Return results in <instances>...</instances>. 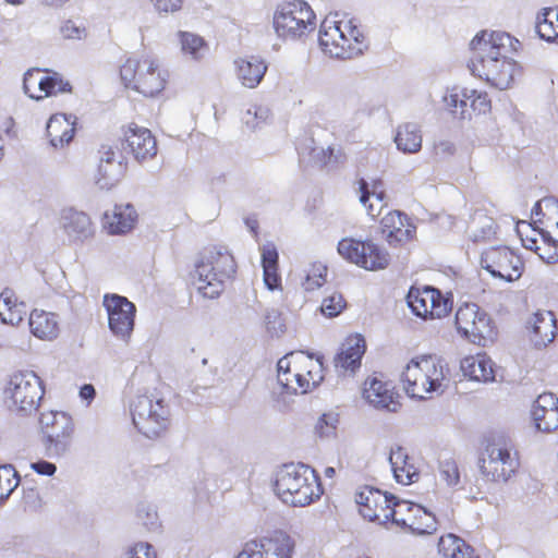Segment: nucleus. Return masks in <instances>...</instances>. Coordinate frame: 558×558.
I'll use <instances>...</instances> for the list:
<instances>
[{"instance_id": "45", "label": "nucleus", "mask_w": 558, "mask_h": 558, "mask_svg": "<svg viewBox=\"0 0 558 558\" xmlns=\"http://www.w3.org/2000/svg\"><path fill=\"white\" fill-rule=\"evenodd\" d=\"M384 183L381 180H373L372 184L365 180H359V192H360V203L363 206H366V203L369 201L371 196H374L378 202H383L386 194L383 190Z\"/></svg>"}, {"instance_id": "51", "label": "nucleus", "mask_w": 558, "mask_h": 558, "mask_svg": "<svg viewBox=\"0 0 558 558\" xmlns=\"http://www.w3.org/2000/svg\"><path fill=\"white\" fill-rule=\"evenodd\" d=\"M142 69V60L129 58L120 69V76L126 87L133 88Z\"/></svg>"}, {"instance_id": "19", "label": "nucleus", "mask_w": 558, "mask_h": 558, "mask_svg": "<svg viewBox=\"0 0 558 558\" xmlns=\"http://www.w3.org/2000/svg\"><path fill=\"white\" fill-rule=\"evenodd\" d=\"M381 233L390 245H398L413 239L416 228L408 216L399 210L389 211L380 221Z\"/></svg>"}, {"instance_id": "56", "label": "nucleus", "mask_w": 558, "mask_h": 558, "mask_svg": "<svg viewBox=\"0 0 558 558\" xmlns=\"http://www.w3.org/2000/svg\"><path fill=\"white\" fill-rule=\"evenodd\" d=\"M290 378L292 379V386L283 387L288 392L306 393L310 391L308 379L303 372L298 369V366L291 372Z\"/></svg>"}, {"instance_id": "60", "label": "nucleus", "mask_w": 558, "mask_h": 558, "mask_svg": "<svg viewBox=\"0 0 558 558\" xmlns=\"http://www.w3.org/2000/svg\"><path fill=\"white\" fill-rule=\"evenodd\" d=\"M409 462V456L401 446L392 447L389 453V463L393 473H397L402 465Z\"/></svg>"}, {"instance_id": "35", "label": "nucleus", "mask_w": 558, "mask_h": 558, "mask_svg": "<svg viewBox=\"0 0 558 558\" xmlns=\"http://www.w3.org/2000/svg\"><path fill=\"white\" fill-rule=\"evenodd\" d=\"M395 142L397 148L404 154H415L420 151L423 142L420 125L412 122L399 125Z\"/></svg>"}, {"instance_id": "22", "label": "nucleus", "mask_w": 558, "mask_h": 558, "mask_svg": "<svg viewBox=\"0 0 558 558\" xmlns=\"http://www.w3.org/2000/svg\"><path fill=\"white\" fill-rule=\"evenodd\" d=\"M400 508L413 512L412 517H400L397 526L409 529L417 534H430L437 529L435 515L420 505L403 500Z\"/></svg>"}, {"instance_id": "58", "label": "nucleus", "mask_w": 558, "mask_h": 558, "mask_svg": "<svg viewBox=\"0 0 558 558\" xmlns=\"http://www.w3.org/2000/svg\"><path fill=\"white\" fill-rule=\"evenodd\" d=\"M60 33L65 39L81 40L86 37L85 27L72 20H68L62 24Z\"/></svg>"}, {"instance_id": "9", "label": "nucleus", "mask_w": 558, "mask_h": 558, "mask_svg": "<svg viewBox=\"0 0 558 558\" xmlns=\"http://www.w3.org/2000/svg\"><path fill=\"white\" fill-rule=\"evenodd\" d=\"M43 445L49 458H59L65 454L71 446L74 433V423L64 412L50 411L41 413L39 418Z\"/></svg>"}, {"instance_id": "6", "label": "nucleus", "mask_w": 558, "mask_h": 558, "mask_svg": "<svg viewBox=\"0 0 558 558\" xmlns=\"http://www.w3.org/2000/svg\"><path fill=\"white\" fill-rule=\"evenodd\" d=\"M44 393L43 380L33 371H19L10 375L3 390L8 408L22 414L36 411Z\"/></svg>"}, {"instance_id": "25", "label": "nucleus", "mask_w": 558, "mask_h": 558, "mask_svg": "<svg viewBox=\"0 0 558 558\" xmlns=\"http://www.w3.org/2000/svg\"><path fill=\"white\" fill-rule=\"evenodd\" d=\"M61 228L72 242H84L94 235L89 217L73 208H68L61 215Z\"/></svg>"}, {"instance_id": "59", "label": "nucleus", "mask_w": 558, "mask_h": 558, "mask_svg": "<svg viewBox=\"0 0 558 558\" xmlns=\"http://www.w3.org/2000/svg\"><path fill=\"white\" fill-rule=\"evenodd\" d=\"M393 476L398 483L410 485L418 480V472L412 463L407 462L397 473H393Z\"/></svg>"}, {"instance_id": "21", "label": "nucleus", "mask_w": 558, "mask_h": 558, "mask_svg": "<svg viewBox=\"0 0 558 558\" xmlns=\"http://www.w3.org/2000/svg\"><path fill=\"white\" fill-rule=\"evenodd\" d=\"M532 417L537 430H555L558 427V398L550 392L539 395L534 401Z\"/></svg>"}, {"instance_id": "49", "label": "nucleus", "mask_w": 558, "mask_h": 558, "mask_svg": "<svg viewBox=\"0 0 558 558\" xmlns=\"http://www.w3.org/2000/svg\"><path fill=\"white\" fill-rule=\"evenodd\" d=\"M271 118V111L266 106L254 105L248 108L243 117V121L251 129H256L260 123H266Z\"/></svg>"}, {"instance_id": "28", "label": "nucleus", "mask_w": 558, "mask_h": 558, "mask_svg": "<svg viewBox=\"0 0 558 558\" xmlns=\"http://www.w3.org/2000/svg\"><path fill=\"white\" fill-rule=\"evenodd\" d=\"M137 220V213L133 205H116L111 213L104 215V228L110 234H124L131 231Z\"/></svg>"}, {"instance_id": "39", "label": "nucleus", "mask_w": 558, "mask_h": 558, "mask_svg": "<svg viewBox=\"0 0 558 558\" xmlns=\"http://www.w3.org/2000/svg\"><path fill=\"white\" fill-rule=\"evenodd\" d=\"M124 166L122 161H113L109 163H99L96 174V184L101 190H110L122 178Z\"/></svg>"}, {"instance_id": "10", "label": "nucleus", "mask_w": 558, "mask_h": 558, "mask_svg": "<svg viewBox=\"0 0 558 558\" xmlns=\"http://www.w3.org/2000/svg\"><path fill=\"white\" fill-rule=\"evenodd\" d=\"M355 501L360 505V512L369 521L387 524L391 521L397 525L398 514L402 508L400 504L403 500L398 499L392 494H387L374 487H364L355 496Z\"/></svg>"}, {"instance_id": "24", "label": "nucleus", "mask_w": 558, "mask_h": 558, "mask_svg": "<svg viewBox=\"0 0 558 558\" xmlns=\"http://www.w3.org/2000/svg\"><path fill=\"white\" fill-rule=\"evenodd\" d=\"M76 118L72 114L56 113L47 122L46 132L50 145L61 149L69 145L75 135Z\"/></svg>"}, {"instance_id": "40", "label": "nucleus", "mask_w": 558, "mask_h": 558, "mask_svg": "<svg viewBox=\"0 0 558 558\" xmlns=\"http://www.w3.org/2000/svg\"><path fill=\"white\" fill-rule=\"evenodd\" d=\"M554 15V9L544 8L536 17V32L542 39L558 44L557 25L551 17Z\"/></svg>"}, {"instance_id": "47", "label": "nucleus", "mask_w": 558, "mask_h": 558, "mask_svg": "<svg viewBox=\"0 0 558 558\" xmlns=\"http://www.w3.org/2000/svg\"><path fill=\"white\" fill-rule=\"evenodd\" d=\"M137 520L149 532H157L161 524L156 509L148 504H140L136 511Z\"/></svg>"}, {"instance_id": "50", "label": "nucleus", "mask_w": 558, "mask_h": 558, "mask_svg": "<svg viewBox=\"0 0 558 558\" xmlns=\"http://www.w3.org/2000/svg\"><path fill=\"white\" fill-rule=\"evenodd\" d=\"M347 306L345 300L339 292H333L329 296L324 298L320 311L327 317L338 316Z\"/></svg>"}, {"instance_id": "34", "label": "nucleus", "mask_w": 558, "mask_h": 558, "mask_svg": "<svg viewBox=\"0 0 558 558\" xmlns=\"http://www.w3.org/2000/svg\"><path fill=\"white\" fill-rule=\"evenodd\" d=\"M474 89L452 87L447 89L442 101L446 109L454 117L461 120L470 118L469 100L474 96Z\"/></svg>"}, {"instance_id": "42", "label": "nucleus", "mask_w": 558, "mask_h": 558, "mask_svg": "<svg viewBox=\"0 0 558 558\" xmlns=\"http://www.w3.org/2000/svg\"><path fill=\"white\" fill-rule=\"evenodd\" d=\"M304 360L303 353H294L291 352L283 357H281L277 363V371H278V383L282 387H291L292 386V379L290 378L291 372L293 368H295L299 364H301Z\"/></svg>"}, {"instance_id": "38", "label": "nucleus", "mask_w": 558, "mask_h": 558, "mask_svg": "<svg viewBox=\"0 0 558 558\" xmlns=\"http://www.w3.org/2000/svg\"><path fill=\"white\" fill-rule=\"evenodd\" d=\"M48 82V75H41L40 69H29L23 77L24 93L32 99L40 100L45 98Z\"/></svg>"}, {"instance_id": "41", "label": "nucleus", "mask_w": 558, "mask_h": 558, "mask_svg": "<svg viewBox=\"0 0 558 558\" xmlns=\"http://www.w3.org/2000/svg\"><path fill=\"white\" fill-rule=\"evenodd\" d=\"M496 233V223L493 218L476 214L473 226L470 228V236L474 242L490 240Z\"/></svg>"}, {"instance_id": "52", "label": "nucleus", "mask_w": 558, "mask_h": 558, "mask_svg": "<svg viewBox=\"0 0 558 558\" xmlns=\"http://www.w3.org/2000/svg\"><path fill=\"white\" fill-rule=\"evenodd\" d=\"M264 324L271 336H279L284 332V325L281 323V313L276 308L266 310Z\"/></svg>"}, {"instance_id": "53", "label": "nucleus", "mask_w": 558, "mask_h": 558, "mask_svg": "<svg viewBox=\"0 0 558 558\" xmlns=\"http://www.w3.org/2000/svg\"><path fill=\"white\" fill-rule=\"evenodd\" d=\"M305 362H307V366H306V372L304 373V375L307 377L308 379V385H310V390L314 387H316L324 378V376L322 375V361L319 359H317L316 362H313L312 361V357L311 356H304V360Z\"/></svg>"}, {"instance_id": "5", "label": "nucleus", "mask_w": 558, "mask_h": 558, "mask_svg": "<svg viewBox=\"0 0 558 558\" xmlns=\"http://www.w3.org/2000/svg\"><path fill=\"white\" fill-rule=\"evenodd\" d=\"M445 379L441 363L433 356L412 359L400 376L407 395L421 400L426 399L428 393H441Z\"/></svg>"}, {"instance_id": "48", "label": "nucleus", "mask_w": 558, "mask_h": 558, "mask_svg": "<svg viewBox=\"0 0 558 558\" xmlns=\"http://www.w3.org/2000/svg\"><path fill=\"white\" fill-rule=\"evenodd\" d=\"M339 424V414L336 412H327L319 416L315 424V433L322 438H329L336 435Z\"/></svg>"}, {"instance_id": "54", "label": "nucleus", "mask_w": 558, "mask_h": 558, "mask_svg": "<svg viewBox=\"0 0 558 558\" xmlns=\"http://www.w3.org/2000/svg\"><path fill=\"white\" fill-rule=\"evenodd\" d=\"M125 555L128 558H157V553L153 545L146 542H137L130 546Z\"/></svg>"}, {"instance_id": "14", "label": "nucleus", "mask_w": 558, "mask_h": 558, "mask_svg": "<svg viewBox=\"0 0 558 558\" xmlns=\"http://www.w3.org/2000/svg\"><path fill=\"white\" fill-rule=\"evenodd\" d=\"M478 466L487 480L507 482L517 471L519 461L506 442H493L486 447L484 456L480 458Z\"/></svg>"}, {"instance_id": "15", "label": "nucleus", "mask_w": 558, "mask_h": 558, "mask_svg": "<svg viewBox=\"0 0 558 558\" xmlns=\"http://www.w3.org/2000/svg\"><path fill=\"white\" fill-rule=\"evenodd\" d=\"M104 306L107 311L110 331L118 339L129 343L135 325L136 306L134 303L119 294H106Z\"/></svg>"}, {"instance_id": "3", "label": "nucleus", "mask_w": 558, "mask_h": 558, "mask_svg": "<svg viewBox=\"0 0 558 558\" xmlns=\"http://www.w3.org/2000/svg\"><path fill=\"white\" fill-rule=\"evenodd\" d=\"M319 45L325 53L338 59H352L368 47L366 38L353 19L326 17L319 29Z\"/></svg>"}, {"instance_id": "46", "label": "nucleus", "mask_w": 558, "mask_h": 558, "mask_svg": "<svg viewBox=\"0 0 558 558\" xmlns=\"http://www.w3.org/2000/svg\"><path fill=\"white\" fill-rule=\"evenodd\" d=\"M439 480L448 487L457 488L460 486V472L454 460L446 459L439 462Z\"/></svg>"}, {"instance_id": "16", "label": "nucleus", "mask_w": 558, "mask_h": 558, "mask_svg": "<svg viewBox=\"0 0 558 558\" xmlns=\"http://www.w3.org/2000/svg\"><path fill=\"white\" fill-rule=\"evenodd\" d=\"M407 302L413 314L424 319L441 318L452 308L451 300L433 287H424L422 290L411 288Z\"/></svg>"}, {"instance_id": "18", "label": "nucleus", "mask_w": 558, "mask_h": 558, "mask_svg": "<svg viewBox=\"0 0 558 558\" xmlns=\"http://www.w3.org/2000/svg\"><path fill=\"white\" fill-rule=\"evenodd\" d=\"M363 397L373 408L381 411L396 413L401 408L399 395L389 384L377 378L365 381Z\"/></svg>"}, {"instance_id": "44", "label": "nucleus", "mask_w": 558, "mask_h": 558, "mask_svg": "<svg viewBox=\"0 0 558 558\" xmlns=\"http://www.w3.org/2000/svg\"><path fill=\"white\" fill-rule=\"evenodd\" d=\"M311 157L320 166H329L340 163L344 159V155L340 148L336 149L331 146L327 148L314 147L311 150Z\"/></svg>"}, {"instance_id": "57", "label": "nucleus", "mask_w": 558, "mask_h": 558, "mask_svg": "<svg viewBox=\"0 0 558 558\" xmlns=\"http://www.w3.org/2000/svg\"><path fill=\"white\" fill-rule=\"evenodd\" d=\"M48 85H46L45 97L57 95L59 93L71 92V85L69 82L63 81L58 73L48 75Z\"/></svg>"}, {"instance_id": "13", "label": "nucleus", "mask_w": 558, "mask_h": 558, "mask_svg": "<svg viewBox=\"0 0 558 558\" xmlns=\"http://www.w3.org/2000/svg\"><path fill=\"white\" fill-rule=\"evenodd\" d=\"M481 266L494 278L507 282L520 279L524 268L521 257L505 245L486 248L481 255Z\"/></svg>"}, {"instance_id": "20", "label": "nucleus", "mask_w": 558, "mask_h": 558, "mask_svg": "<svg viewBox=\"0 0 558 558\" xmlns=\"http://www.w3.org/2000/svg\"><path fill=\"white\" fill-rule=\"evenodd\" d=\"M126 147L134 158L140 161L151 159L157 154V142L150 130L131 124L125 132Z\"/></svg>"}, {"instance_id": "11", "label": "nucleus", "mask_w": 558, "mask_h": 558, "mask_svg": "<svg viewBox=\"0 0 558 558\" xmlns=\"http://www.w3.org/2000/svg\"><path fill=\"white\" fill-rule=\"evenodd\" d=\"M456 327L462 337L480 345H486L495 336L490 316L474 303H465L458 308Z\"/></svg>"}, {"instance_id": "31", "label": "nucleus", "mask_w": 558, "mask_h": 558, "mask_svg": "<svg viewBox=\"0 0 558 558\" xmlns=\"http://www.w3.org/2000/svg\"><path fill=\"white\" fill-rule=\"evenodd\" d=\"M31 332L43 340H52L59 333L57 315L41 310H34L28 320Z\"/></svg>"}, {"instance_id": "7", "label": "nucleus", "mask_w": 558, "mask_h": 558, "mask_svg": "<svg viewBox=\"0 0 558 558\" xmlns=\"http://www.w3.org/2000/svg\"><path fill=\"white\" fill-rule=\"evenodd\" d=\"M315 20L314 11L305 1L293 0L277 5L272 26L279 38L295 40L314 31Z\"/></svg>"}, {"instance_id": "63", "label": "nucleus", "mask_w": 558, "mask_h": 558, "mask_svg": "<svg viewBox=\"0 0 558 558\" xmlns=\"http://www.w3.org/2000/svg\"><path fill=\"white\" fill-rule=\"evenodd\" d=\"M31 469L34 470L37 474L46 476H52L57 471L56 464L46 460L32 462Z\"/></svg>"}, {"instance_id": "30", "label": "nucleus", "mask_w": 558, "mask_h": 558, "mask_svg": "<svg viewBox=\"0 0 558 558\" xmlns=\"http://www.w3.org/2000/svg\"><path fill=\"white\" fill-rule=\"evenodd\" d=\"M263 277L266 288L270 291L281 288V277L279 274V254L272 242H267L260 246Z\"/></svg>"}, {"instance_id": "62", "label": "nucleus", "mask_w": 558, "mask_h": 558, "mask_svg": "<svg viewBox=\"0 0 558 558\" xmlns=\"http://www.w3.org/2000/svg\"><path fill=\"white\" fill-rule=\"evenodd\" d=\"M434 151L440 158H448L456 153V146L449 140H438L434 143Z\"/></svg>"}, {"instance_id": "17", "label": "nucleus", "mask_w": 558, "mask_h": 558, "mask_svg": "<svg viewBox=\"0 0 558 558\" xmlns=\"http://www.w3.org/2000/svg\"><path fill=\"white\" fill-rule=\"evenodd\" d=\"M295 543L284 533L247 542L234 558H292Z\"/></svg>"}, {"instance_id": "23", "label": "nucleus", "mask_w": 558, "mask_h": 558, "mask_svg": "<svg viewBox=\"0 0 558 558\" xmlns=\"http://www.w3.org/2000/svg\"><path fill=\"white\" fill-rule=\"evenodd\" d=\"M366 345L362 336H351L342 343L340 351L333 359L337 372H355L361 366V360L365 353Z\"/></svg>"}, {"instance_id": "26", "label": "nucleus", "mask_w": 558, "mask_h": 558, "mask_svg": "<svg viewBox=\"0 0 558 558\" xmlns=\"http://www.w3.org/2000/svg\"><path fill=\"white\" fill-rule=\"evenodd\" d=\"M233 64L236 78L246 88H256L268 69L266 62L256 56L238 58Z\"/></svg>"}, {"instance_id": "8", "label": "nucleus", "mask_w": 558, "mask_h": 558, "mask_svg": "<svg viewBox=\"0 0 558 558\" xmlns=\"http://www.w3.org/2000/svg\"><path fill=\"white\" fill-rule=\"evenodd\" d=\"M132 422L147 438L158 437L170 424V407L153 395L136 396L130 403Z\"/></svg>"}, {"instance_id": "1", "label": "nucleus", "mask_w": 558, "mask_h": 558, "mask_svg": "<svg viewBox=\"0 0 558 558\" xmlns=\"http://www.w3.org/2000/svg\"><path fill=\"white\" fill-rule=\"evenodd\" d=\"M520 46L521 43L508 33L482 31L470 43L472 56L468 66L474 76L506 90L512 86L517 70V62L510 54Z\"/></svg>"}, {"instance_id": "61", "label": "nucleus", "mask_w": 558, "mask_h": 558, "mask_svg": "<svg viewBox=\"0 0 558 558\" xmlns=\"http://www.w3.org/2000/svg\"><path fill=\"white\" fill-rule=\"evenodd\" d=\"M470 107L473 111L478 113H486L490 109V100L486 93H477L475 90L474 96L471 97Z\"/></svg>"}, {"instance_id": "33", "label": "nucleus", "mask_w": 558, "mask_h": 558, "mask_svg": "<svg viewBox=\"0 0 558 558\" xmlns=\"http://www.w3.org/2000/svg\"><path fill=\"white\" fill-rule=\"evenodd\" d=\"M26 305L17 302L15 292L5 288L0 294V319L3 324L15 326L23 320Z\"/></svg>"}, {"instance_id": "43", "label": "nucleus", "mask_w": 558, "mask_h": 558, "mask_svg": "<svg viewBox=\"0 0 558 558\" xmlns=\"http://www.w3.org/2000/svg\"><path fill=\"white\" fill-rule=\"evenodd\" d=\"M21 478L11 464L0 466V504L5 501L16 489Z\"/></svg>"}, {"instance_id": "32", "label": "nucleus", "mask_w": 558, "mask_h": 558, "mask_svg": "<svg viewBox=\"0 0 558 558\" xmlns=\"http://www.w3.org/2000/svg\"><path fill=\"white\" fill-rule=\"evenodd\" d=\"M177 40L182 56L190 61L201 62L208 54L209 45L202 36L195 33L179 31L177 33Z\"/></svg>"}, {"instance_id": "12", "label": "nucleus", "mask_w": 558, "mask_h": 558, "mask_svg": "<svg viewBox=\"0 0 558 558\" xmlns=\"http://www.w3.org/2000/svg\"><path fill=\"white\" fill-rule=\"evenodd\" d=\"M337 251L344 259L367 270L384 269L389 265V254L372 241L344 238Z\"/></svg>"}, {"instance_id": "64", "label": "nucleus", "mask_w": 558, "mask_h": 558, "mask_svg": "<svg viewBox=\"0 0 558 558\" xmlns=\"http://www.w3.org/2000/svg\"><path fill=\"white\" fill-rule=\"evenodd\" d=\"M159 12H174L181 8V0H150Z\"/></svg>"}, {"instance_id": "27", "label": "nucleus", "mask_w": 558, "mask_h": 558, "mask_svg": "<svg viewBox=\"0 0 558 558\" xmlns=\"http://www.w3.org/2000/svg\"><path fill=\"white\" fill-rule=\"evenodd\" d=\"M166 80L161 75L158 66L150 57L142 59V69L138 72L133 89L144 96L153 97L165 88Z\"/></svg>"}, {"instance_id": "2", "label": "nucleus", "mask_w": 558, "mask_h": 558, "mask_svg": "<svg viewBox=\"0 0 558 558\" xmlns=\"http://www.w3.org/2000/svg\"><path fill=\"white\" fill-rule=\"evenodd\" d=\"M274 490L284 504L293 507L307 506L322 494L315 470L302 463L284 464L276 473Z\"/></svg>"}, {"instance_id": "37", "label": "nucleus", "mask_w": 558, "mask_h": 558, "mask_svg": "<svg viewBox=\"0 0 558 558\" xmlns=\"http://www.w3.org/2000/svg\"><path fill=\"white\" fill-rule=\"evenodd\" d=\"M533 333L536 345H547L556 333V319L553 312L536 313L534 315Z\"/></svg>"}, {"instance_id": "36", "label": "nucleus", "mask_w": 558, "mask_h": 558, "mask_svg": "<svg viewBox=\"0 0 558 558\" xmlns=\"http://www.w3.org/2000/svg\"><path fill=\"white\" fill-rule=\"evenodd\" d=\"M438 550L446 558H480L464 539L453 534L440 537Z\"/></svg>"}, {"instance_id": "55", "label": "nucleus", "mask_w": 558, "mask_h": 558, "mask_svg": "<svg viewBox=\"0 0 558 558\" xmlns=\"http://www.w3.org/2000/svg\"><path fill=\"white\" fill-rule=\"evenodd\" d=\"M326 271H327L326 267L319 266V267L315 268L312 274H308L302 283L304 290L305 291H314V290L320 288L326 281V279H325Z\"/></svg>"}, {"instance_id": "4", "label": "nucleus", "mask_w": 558, "mask_h": 558, "mask_svg": "<svg viewBox=\"0 0 558 558\" xmlns=\"http://www.w3.org/2000/svg\"><path fill=\"white\" fill-rule=\"evenodd\" d=\"M235 272L233 256L227 251L206 250L195 263L193 279L204 298L215 299L223 290V282Z\"/></svg>"}, {"instance_id": "29", "label": "nucleus", "mask_w": 558, "mask_h": 558, "mask_svg": "<svg viewBox=\"0 0 558 558\" xmlns=\"http://www.w3.org/2000/svg\"><path fill=\"white\" fill-rule=\"evenodd\" d=\"M460 368L464 377L471 380L490 383L495 380L494 362L485 354L465 356Z\"/></svg>"}]
</instances>
